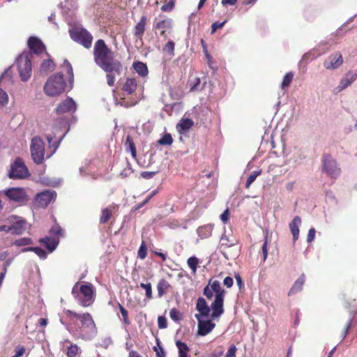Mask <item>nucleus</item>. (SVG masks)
Listing matches in <instances>:
<instances>
[{"label": "nucleus", "instance_id": "obj_48", "mask_svg": "<svg viewBox=\"0 0 357 357\" xmlns=\"http://www.w3.org/2000/svg\"><path fill=\"white\" fill-rule=\"evenodd\" d=\"M138 257L142 259H145V257H146V247L144 241L142 243L139 248Z\"/></svg>", "mask_w": 357, "mask_h": 357}, {"label": "nucleus", "instance_id": "obj_11", "mask_svg": "<svg viewBox=\"0 0 357 357\" xmlns=\"http://www.w3.org/2000/svg\"><path fill=\"white\" fill-rule=\"evenodd\" d=\"M8 176L13 179H22L29 176L28 168L21 158H17L11 165Z\"/></svg>", "mask_w": 357, "mask_h": 357}, {"label": "nucleus", "instance_id": "obj_19", "mask_svg": "<svg viewBox=\"0 0 357 357\" xmlns=\"http://www.w3.org/2000/svg\"><path fill=\"white\" fill-rule=\"evenodd\" d=\"M77 109L75 102L70 97L66 98L56 107L57 114H64L70 112H75Z\"/></svg>", "mask_w": 357, "mask_h": 357}, {"label": "nucleus", "instance_id": "obj_35", "mask_svg": "<svg viewBox=\"0 0 357 357\" xmlns=\"http://www.w3.org/2000/svg\"><path fill=\"white\" fill-rule=\"evenodd\" d=\"M33 244V241L30 238L24 237L17 240H15L13 245L17 247L26 246Z\"/></svg>", "mask_w": 357, "mask_h": 357}, {"label": "nucleus", "instance_id": "obj_61", "mask_svg": "<svg viewBox=\"0 0 357 357\" xmlns=\"http://www.w3.org/2000/svg\"><path fill=\"white\" fill-rule=\"evenodd\" d=\"M107 84L110 86H114V81H115V79H114V77L112 75V73H107Z\"/></svg>", "mask_w": 357, "mask_h": 357}, {"label": "nucleus", "instance_id": "obj_38", "mask_svg": "<svg viewBox=\"0 0 357 357\" xmlns=\"http://www.w3.org/2000/svg\"><path fill=\"white\" fill-rule=\"evenodd\" d=\"M261 174V170L259 169L257 171L252 172L249 177L247 179L245 187L246 188H249L251 184L255 181L256 178Z\"/></svg>", "mask_w": 357, "mask_h": 357}, {"label": "nucleus", "instance_id": "obj_39", "mask_svg": "<svg viewBox=\"0 0 357 357\" xmlns=\"http://www.w3.org/2000/svg\"><path fill=\"white\" fill-rule=\"evenodd\" d=\"M173 139L169 133L165 134L159 140L158 143L160 145L169 146L172 144Z\"/></svg>", "mask_w": 357, "mask_h": 357}, {"label": "nucleus", "instance_id": "obj_5", "mask_svg": "<svg viewBox=\"0 0 357 357\" xmlns=\"http://www.w3.org/2000/svg\"><path fill=\"white\" fill-rule=\"evenodd\" d=\"M72 294L83 307L90 306L95 300V289L90 283L79 284L76 282L72 289Z\"/></svg>", "mask_w": 357, "mask_h": 357}, {"label": "nucleus", "instance_id": "obj_42", "mask_svg": "<svg viewBox=\"0 0 357 357\" xmlns=\"http://www.w3.org/2000/svg\"><path fill=\"white\" fill-rule=\"evenodd\" d=\"M204 86H200V79L195 78L193 82L190 83V91H197L202 90Z\"/></svg>", "mask_w": 357, "mask_h": 357}, {"label": "nucleus", "instance_id": "obj_34", "mask_svg": "<svg viewBox=\"0 0 357 357\" xmlns=\"http://www.w3.org/2000/svg\"><path fill=\"white\" fill-rule=\"evenodd\" d=\"M12 79V71L10 68H7L2 73L0 77V83L6 84L11 82Z\"/></svg>", "mask_w": 357, "mask_h": 357}, {"label": "nucleus", "instance_id": "obj_3", "mask_svg": "<svg viewBox=\"0 0 357 357\" xmlns=\"http://www.w3.org/2000/svg\"><path fill=\"white\" fill-rule=\"evenodd\" d=\"M94 61L106 73L120 75L122 71L121 62L114 58L113 52L107 47L105 41L98 40L93 47Z\"/></svg>", "mask_w": 357, "mask_h": 357}, {"label": "nucleus", "instance_id": "obj_30", "mask_svg": "<svg viewBox=\"0 0 357 357\" xmlns=\"http://www.w3.org/2000/svg\"><path fill=\"white\" fill-rule=\"evenodd\" d=\"M176 345L178 349V357H188L190 349L185 343L178 340L176 342Z\"/></svg>", "mask_w": 357, "mask_h": 357}, {"label": "nucleus", "instance_id": "obj_12", "mask_svg": "<svg viewBox=\"0 0 357 357\" xmlns=\"http://www.w3.org/2000/svg\"><path fill=\"white\" fill-rule=\"evenodd\" d=\"M10 225L11 233L15 235H21L26 229L27 222L23 218L11 215L7 219Z\"/></svg>", "mask_w": 357, "mask_h": 357}, {"label": "nucleus", "instance_id": "obj_10", "mask_svg": "<svg viewBox=\"0 0 357 357\" xmlns=\"http://www.w3.org/2000/svg\"><path fill=\"white\" fill-rule=\"evenodd\" d=\"M30 150L33 162L38 165L43 163L45 158V144L40 137L32 138Z\"/></svg>", "mask_w": 357, "mask_h": 357}, {"label": "nucleus", "instance_id": "obj_52", "mask_svg": "<svg viewBox=\"0 0 357 357\" xmlns=\"http://www.w3.org/2000/svg\"><path fill=\"white\" fill-rule=\"evenodd\" d=\"M8 96L7 93L2 89H0V105H4L7 104Z\"/></svg>", "mask_w": 357, "mask_h": 357}, {"label": "nucleus", "instance_id": "obj_17", "mask_svg": "<svg viewBox=\"0 0 357 357\" xmlns=\"http://www.w3.org/2000/svg\"><path fill=\"white\" fill-rule=\"evenodd\" d=\"M343 63V59L340 52L331 54L324 62V66L328 70L338 68Z\"/></svg>", "mask_w": 357, "mask_h": 357}, {"label": "nucleus", "instance_id": "obj_54", "mask_svg": "<svg viewBox=\"0 0 357 357\" xmlns=\"http://www.w3.org/2000/svg\"><path fill=\"white\" fill-rule=\"evenodd\" d=\"M352 320H353V317L349 318V319L348 320V321L347 323L345 328L342 331V334H341L342 339H344L346 337V336L349 332V330L351 326Z\"/></svg>", "mask_w": 357, "mask_h": 357}, {"label": "nucleus", "instance_id": "obj_49", "mask_svg": "<svg viewBox=\"0 0 357 357\" xmlns=\"http://www.w3.org/2000/svg\"><path fill=\"white\" fill-rule=\"evenodd\" d=\"M63 66L66 69V71L68 74L70 76V78L73 79V67L70 62L67 60H64Z\"/></svg>", "mask_w": 357, "mask_h": 357}, {"label": "nucleus", "instance_id": "obj_40", "mask_svg": "<svg viewBox=\"0 0 357 357\" xmlns=\"http://www.w3.org/2000/svg\"><path fill=\"white\" fill-rule=\"evenodd\" d=\"M162 51L167 53L169 56H174V43L172 40H169L164 46Z\"/></svg>", "mask_w": 357, "mask_h": 357}, {"label": "nucleus", "instance_id": "obj_9", "mask_svg": "<svg viewBox=\"0 0 357 357\" xmlns=\"http://www.w3.org/2000/svg\"><path fill=\"white\" fill-rule=\"evenodd\" d=\"M69 33L72 40L89 49L91 46L93 36L84 28L75 26L70 29Z\"/></svg>", "mask_w": 357, "mask_h": 357}, {"label": "nucleus", "instance_id": "obj_60", "mask_svg": "<svg viewBox=\"0 0 357 357\" xmlns=\"http://www.w3.org/2000/svg\"><path fill=\"white\" fill-rule=\"evenodd\" d=\"M223 284L225 286H226L227 288H230L232 287L234 284V280L231 277L227 276L224 279Z\"/></svg>", "mask_w": 357, "mask_h": 357}, {"label": "nucleus", "instance_id": "obj_21", "mask_svg": "<svg viewBox=\"0 0 357 357\" xmlns=\"http://www.w3.org/2000/svg\"><path fill=\"white\" fill-rule=\"evenodd\" d=\"M59 238H53L52 236H47L39 240L41 244H43L50 252H52L59 243Z\"/></svg>", "mask_w": 357, "mask_h": 357}, {"label": "nucleus", "instance_id": "obj_7", "mask_svg": "<svg viewBox=\"0 0 357 357\" xmlns=\"http://www.w3.org/2000/svg\"><path fill=\"white\" fill-rule=\"evenodd\" d=\"M66 82L61 73L50 76L44 86V92L49 96H59L63 92Z\"/></svg>", "mask_w": 357, "mask_h": 357}, {"label": "nucleus", "instance_id": "obj_18", "mask_svg": "<svg viewBox=\"0 0 357 357\" xmlns=\"http://www.w3.org/2000/svg\"><path fill=\"white\" fill-rule=\"evenodd\" d=\"M5 195L10 200L16 202H22L26 199L25 191L20 188H9L5 191Z\"/></svg>", "mask_w": 357, "mask_h": 357}, {"label": "nucleus", "instance_id": "obj_24", "mask_svg": "<svg viewBox=\"0 0 357 357\" xmlns=\"http://www.w3.org/2000/svg\"><path fill=\"white\" fill-rule=\"evenodd\" d=\"M305 275L302 274L293 284L288 292V296H292L301 291L305 283Z\"/></svg>", "mask_w": 357, "mask_h": 357}, {"label": "nucleus", "instance_id": "obj_36", "mask_svg": "<svg viewBox=\"0 0 357 357\" xmlns=\"http://www.w3.org/2000/svg\"><path fill=\"white\" fill-rule=\"evenodd\" d=\"M293 77H294V73L292 72H289L288 73H287L284 75V77H283V79H282V82L281 84L282 89H284L287 88L290 85L291 82H292Z\"/></svg>", "mask_w": 357, "mask_h": 357}, {"label": "nucleus", "instance_id": "obj_27", "mask_svg": "<svg viewBox=\"0 0 357 357\" xmlns=\"http://www.w3.org/2000/svg\"><path fill=\"white\" fill-rule=\"evenodd\" d=\"M132 67L136 73L142 77H145L148 75L149 70L147 66L141 61L134 62Z\"/></svg>", "mask_w": 357, "mask_h": 357}, {"label": "nucleus", "instance_id": "obj_33", "mask_svg": "<svg viewBox=\"0 0 357 357\" xmlns=\"http://www.w3.org/2000/svg\"><path fill=\"white\" fill-rule=\"evenodd\" d=\"M112 211L109 208H105L102 210V214L100 218V222L105 224L112 217Z\"/></svg>", "mask_w": 357, "mask_h": 357}, {"label": "nucleus", "instance_id": "obj_15", "mask_svg": "<svg viewBox=\"0 0 357 357\" xmlns=\"http://www.w3.org/2000/svg\"><path fill=\"white\" fill-rule=\"evenodd\" d=\"M357 79V70L349 71L340 79L338 85L334 89L333 93L337 94L349 86Z\"/></svg>", "mask_w": 357, "mask_h": 357}, {"label": "nucleus", "instance_id": "obj_20", "mask_svg": "<svg viewBox=\"0 0 357 357\" xmlns=\"http://www.w3.org/2000/svg\"><path fill=\"white\" fill-rule=\"evenodd\" d=\"M28 46L32 54H39L45 51V46L43 42L37 37L31 36L27 42Z\"/></svg>", "mask_w": 357, "mask_h": 357}, {"label": "nucleus", "instance_id": "obj_29", "mask_svg": "<svg viewBox=\"0 0 357 357\" xmlns=\"http://www.w3.org/2000/svg\"><path fill=\"white\" fill-rule=\"evenodd\" d=\"M55 65L52 60L45 59L43 61L40 67V72L41 73H47L54 70Z\"/></svg>", "mask_w": 357, "mask_h": 357}, {"label": "nucleus", "instance_id": "obj_1", "mask_svg": "<svg viewBox=\"0 0 357 357\" xmlns=\"http://www.w3.org/2000/svg\"><path fill=\"white\" fill-rule=\"evenodd\" d=\"M225 294V291L222 289L219 281L210 280L204 289L203 294L208 300H212L214 297V301L209 307L204 298L199 297L196 303V310L199 313L195 315H198L199 318H206L208 316L212 319L219 318L224 312Z\"/></svg>", "mask_w": 357, "mask_h": 357}, {"label": "nucleus", "instance_id": "obj_2", "mask_svg": "<svg viewBox=\"0 0 357 357\" xmlns=\"http://www.w3.org/2000/svg\"><path fill=\"white\" fill-rule=\"evenodd\" d=\"M68 319L66 329L75 338L90 340L97 334L95 322L89 313L78 314L66 310Z\"/></svg>", "mask_w": 357, "mask_h": 357}, {"label": "nucleus", "instance_id": "obj_64", "mask_svg": "<svg viewBox=\"0 0 357 357\" xmlns=\"http://www.w3.org/2000/svg\"><path fill=\"white\" fill-rule=\"evenodd\" d=\"M25 351V349L24 347H18L16 349V351H15V355L13 356V357H20L21 356L23 355V354L24 353Z\"/></svg>", "mask_w": 357, "mask_h": 357}, {"label": "nucleus", "instance_id": "obj_8", "mask_svg": "<svg viewBox=\"0 0 357 357\" xmlns=\"http://www.w3.org/2000/svg\"><path fill=\"white\" fill-rule=\"evenodd\" d=\"M33 55L31 52H24L17 59L18 72L21 79L23 82L27 81L31 75L32 66L31 59Z\"/></svg>", "mask_w": 357, "mask_h": 357}, {"label": "nucleus", "instance_id": "obj_57", "mask_svg": "<svg viewBox=\"0 0 357 357\" xmlns=\"http://www.w3.org/2000/svg\"><path fill=\"white\" fill-rule=\"evenodd\" d=\"M155 192L153 191L151 195H149L144 202H142L141 204H139V205H137L136 207H135V210H138L139 208H141L142 207H143L146 203H148L149 202V200L155 195Z\"/></svg>", "mask_w": 357, "mask_h": 357}, {"label": "nucleus", "instance_id": "obj_44", "mask_svg": "<svg viewBox=\"0 0 357 357\" xmlns=\"http://www.w3.org/2000/svg\"><path fill=\"white\" fill-rule=\"evenodd\" d=\"M188 265L192 269L193 273H195L197 271V265L199 263V260L195 257H191L188 259Z\"/></svg>", "mask_w": 357, "mask_h": 357}, {"label": "nucleus", "instance_id": "obj_13", "mask_svg": "<svg viewBox=\"0 0 357 357\" xmlns=\"http://www.w3.org/2000/svg\"><path fill=\"white\" fill-rule=\"evenodd\" d=\"M323 169L331 178H336L340 173L336 161L328 155L323 157Z\"/></svg>", "mask_w": 357, "mask_h": 357}, {"label": "nucleus", "instance_id": "obj_43", "mask_svg": "<svg viewBox=\"0 0 357 357\" xmlns=\"http://www.w3.org/2000/svg\"><path fill=\"white\" fill-rule=\"evenodd\" d=\"M170 318L174 321H178L182 318L181 313L176 308H172L169 312Z\"/></svg>", "mask_w": 357, "mask_h": 357}, {"label": "nucleus", "instance_id": "obj_46", "mask_svg": "<svg viewBox=\"0 0 357 357\" xmlns=\"http://www.w3.org/2000/svg\"><path fill=\"white\" fill-rule=\"evenodd\" d=\"M126 145L128 146L131 151L132 155L133 157L136 156V149L135 146V144L131 138L130 136H127L126 141Z\"/></svg>", "mask_w": 357, "mask_h": 357}, {"label": "nucleus", "instance_id": "obj_59", "mask_svg": "<svg viewBox=\"0 0 357 357\" xmlns=\"http://www.w3.org/2000/svg\"><path fill=\"white\" fill-rule=\"evenodd\" d=\"M262 254H263V261H265L267 256H268V248H267V241L266 240L262 245Z\"/></svg>", "mask_w": 357, "mask_h": 357}, {"label": "nucleus", "instance_id": "obj_28", "mask_svg": "<svg viewBox=\"0 0 357 357\" xmlns=\"http://www.w3.org/2000/svg\"><path fill=\"white\" fill-rule=\"evenodd\" d=\"M146 22V17L145 16H142L140 18L139 22L135 26L134 33L136 37L138 38H141L143 36L145 31V25Z\"/></svg>", "mask_w": 357, "mask_h": 357}, {"label": "nucleus", "instance_id": "obj_32", "mask_svg": "<svg viewBox=\"0 0 357 357\" xmlns=\"http://www.w3.org/2000/svg\"><path fill=\"white\" fill-rule=\"evenodd\" d=\"M169 284L168 282L164 279L160 280L157 285L158 294L159 297H162L167 290Z\"/></svg>", "mask_w": 357, "mask_h": 357}, {"label": "nucleus", "instance_id": "obj_58", "mask_svg": "<svg viewBox=\"0 0 357 357\" xmlns=\"http://www.w3.org/2000/svg\"><path fill=\"white\" fill-rule=\"evenodd\" d=\"M315 233H316V231H315L314 228L310 229V230L308 231L307 237V241L308 243H311L314 239Z\"/></svg>", "mask_w": 357, "mask_h": 357}, {"label": "nucleus", "instance_id": "obj_31", "mask_svg": "<svg viewBox=\"0 0 357 357\" xmlns=\"http://www.w3.org/2000/svg\"><path fill=\"white\" fill-rule=\"evenodd\" d=\"M220 242L221 247L230 248L236 245V240L234 238H230L227 235L222 234V236L220 238Z\"/></svg>", "mask_w": 357, "mask_h": 357}, {"label": "nucleus", "instance_id": "obj_4", "mask_svg": "<svg viewBox=\"0 0 357 357\" xmlns=\"http://www.w3.org/2000/svg\"><path fill=\"white\" fill-rule=\"evenodd\" d=\"M52 133L46 134V139L49 147L52 149L51 153L47 156L50 158L57 150L59 144L68 131V124L66 119L59 118L51 126Z\"/></svg>", "mask_w": 357, "mask_h": 357}, {"label": "nucleus", "instance_id": "obj_22", "mask_svg": "<svg viewBox=\"0 0 357 357\" xmlns=\"http://www.w3.org/2000/svg\"><path fill=\"white\" fill-rule=\"evenodd\" d=\"M301 225V219L299 216H295L289 223V229L294 241H297L299 236V227Z\"/></svg>", "mask_w": 357, "mask_h": 357}, {"label": "nucleus", "instance_id": "obj_56", "mask_svg": "<svg viewBox=\"0 0 357 357\" xmlns=\"http://www.w3.org/2000/svg\"><path fill=\"white\" fill-rule=\"evenodd\" d=\"M236 350L237 349L235 345H231L225 355V357H236Z\"/></svg>", "mask_w": 357, "mask_h": 357}, {"label": "nucleus", "instance_id": "obj_41", "mask_svg": "<svg viewBox=\"0 0 357 357\" xmlns=\"http://www.w3.org/2000/svg\"><path fill=\"white\" fill-rule=\"evenodd\" d=\"M79 350V348L77 344H71L67 350V356L68 357H75Z\"/></svg>", "mask_w": 357, "mask_h": 357}, {"label": "nucleus", "instance_id": "obj_26", "mask_svg": "<svg viewBox=\"0 0 357 357\" xmlns=\"http://www.w3.org/2000/svg\"><path fill=\"white\" fill-rule=\"evenodd\" d=\"M213 225L208 224L198 227L197 233L201 238H207L212 234Z\"/></svg>", "mask_w": 357, "mask_h": 357}, {"label": "nucleus", "instance_id": "obj_6", "mask_svg": "<svg viewBox=\"0 0 357 357\" xmlns=\"http://www.w3.org/2000/svg\"><path fill=\"white\" fill-rule=\"evenodd\" d=\"M123 96L132 95V97L130 100H126L124 97L119 102V104L124 107H130L135 105L139 100L140 95L142 92V88L138 87L137 82L135 78H127L123 86Z\"/></svg>", "mask_w": 357, "mask_h": 357}, {"label": "nucleus", "instance_id": "obj_53", "mask_svg": "<svg viewBox=\"0 0 357 357\" xmlns=\"http://www.w3.org/2000/svg\"><path fill=\"white\" fill-rule=\"evenodd\" d=\"M226 22H227V20H225L224 22H220V23L218 22L213 23L211 25V33H214L218 29H220V28L223 27V26L225 24Z\"/></svg>", "mask_w": 357, "mask_h": 357}, {"label": "nucleus", "instance_id": "obj_63", "mask_svg": "<svg viewBox=\"0 0 357 357\" xmlns=\"http://www.w3.org/2000/svg\"><path fill=\"white\" fill-rule=\"evenodd\" d=\"M155 172H142L141 173V176L145 179H150L155 175Z\"/></svg>", "mask_w": 357, "mask_h": 357}, {"label": "nucleus", "instance_id": "obj_55", "mask_svg": "<svg viewBox=\"0 0 357 357\" xmlns=\"http://www.w3.org/2000/svg\"><path fill=\"white\" fill-rule=\"evenodd\" d=\"M158 325L159 328H166L167 326L166 318L165 317L160 316L158 318Z\"/></svg>", "mask_w": 357, "mask_h": 357}, {"label": "nucleus", "instance_id": "obj_25", "mask_svg": "<svg viewBox=\"0 0 357 357\" xmlns=\"http://www.w3.org/2000/svg\"><path fill=\"white\" fill-rule=\"evenodd\" d=\"M194 125L193 121L190 119H181L176 126L178 131L181 134L188 132Z\"/></svg>", "mask_w": 357, "mask_h": 357}, {"label": "nucleus", "instance_id": "obj_23", "mask_svg": "<svg viewBox=\"0 0 357 357\" xmlns=\"http://www.w3.org/2000/svg\"><path fill=\"white\" fill-rule=\"evenodd\" d=\"M172 21L170 19H163L155 22L154 27L160 31V34L164 36L166 31L169 30L172 27Z\"/></svg>", "mask_w": 357, "mask_h": 357}, {"label": "nucleus", "instance_id": "obj_45", "mask_svg": "<svg viewBox=\"0 0 357 357\" xmlns=\"http://www.w3.org/2000/svg\"><path fill=\"white\" fill-rule=\"evenodd\" d=\"M140 287H142V289H144L146 291V296L147 298L149 299H151L153 298V296H152V288H151V284L150 282L149 283H141L140 284Z\"/></svg>", "mask_w": 357, "mask_h": 357}, {"label": "nucleus", "instance_id": "obj_37", "mask_svg": "<svg viewBox=\"0 0 357 357\" xmlns=\"http://www.w3.org/2000/svg\"><path fill=\"white\" fill-rule=\"evenodd\" d=\"M50 234L54 236L53 238H59L63 236V230L58 224L54 225L50 231Z\"/></svg>", "mask_w": 357, "mask_h": 357}, {"label": "nucleus", "instance_id": "obj_16", "mask_svg": "<svg viewBox=\"0 0 357 357\" xmlns=\"http://www.w3.org/2000/svg\"><path fill=\"white\" fill-rule=\"evenodd\" d=\"M197 319V335L199 336H205L210 333L215 326V324L211 319L203 320V318H199L198 315H195Z\"/></svg>", "mask_w": 357, "mask_h": 357}, {"label": "nucleus", "instance_id": "obj_50", "mask_svg": "<svg viewBox=\"0 0 357 357\" xmlns=\"http://www.w3.org/2000/svg\"><path fill=\"white\" fill-rule=\"evenodd\" d=\"M41 259H45L47 258V253L46 252L39 248V247H35L34 251H33Z\"/></svg>", "mask_w": 357, "mask_h": 357}, {"label": "nucleus", "instance_id": "obj_62", "mask_svg": "<svg viewBox=\"0 0 357 357\" xmlns=\"http://www.w3.org/2000/svg\"><path fill=\"white\" fill-rule=\"evenodd\" d=\"M154 350L156 352L157 357H165V352L162 347H160L159 349H157V347H154Z\"/></svg>", "mask_w": 357, "mask_h": 357}, {"label": "nucleus", "instance_id": "obj_51", "mask_svg": "<svg viewBox=\"0 0 357 357\" xmlns=\"http://www.w3.org/2000/svg\"><path fill=\"white\" fill-rule=\"evenodd\" d=\"M174 7V2L172 0H171L169 2H167V3L164 4L161 7V10L163 12H169V11L172 10Z\"/></svg>", "mask_w": 357, "mask_h": 357}, {"label": "nucleus", "instance_id": "obj_47", "mask_svg": "<svg viewBox=\"0 0 357 357\" xmlns=\"http://www.w3.org/2000/svg\"><path fill=\"white\" fill-rule=\"evenodd\" d=\"M120 312L123 318V322L126 325H129L130 324V320L128 319V311L121 305L119 304Z\"/></svg>", "mask_w": 357, "mask_h": 357}, {"label": "nucleus", "instance_id": "obj_14", "mask_svg": "<svg viewBox=\"0 0 357 357\" xmlns=\"http://www.w3.org/2000/svg\"><path fill=\"white\" fill-rule=\"evenodd\" d=\"M56 197V193L55 191L45 190L36 195L35 202L39 207L45 208L52 202H54Z\"/></svg>", "mask_w": 357, "mask_h": 357}]
</instances>
